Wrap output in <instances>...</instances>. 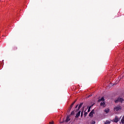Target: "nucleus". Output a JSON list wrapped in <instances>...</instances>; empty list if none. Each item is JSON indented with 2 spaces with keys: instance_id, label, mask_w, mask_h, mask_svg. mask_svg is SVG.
Wrapping results in <instances>:
<instances>
[{
  "instance_id": "obj_9",
  "label": "nucleus",
  "mask_w": 124,
  "mask_h": 124,
  "mask_svg": "<svg viewBox=\"0 0 124 124\" xmlns=\"http://www.w3.org/2000/svg\"><path fill=\"white\" fill-rule=\"evenodd\" d=\"M105 104L106 103L105 101H102L100 103L101 106H104V107H105Z\"/></svg>"
},
{
  "instance_id": "obj_13",
  "label": "nucleus",
  "mask_w": 124,
  "mask_h": 124,
  "mask_svg": "<svg viewBox=\"0 0 124 124\" xmlns=\"http://www.w3.org/2000/svg\"><path fill=\"white\" fill-rule=\"evenodd\" d=\"M92 107H93V105L90 106L89 108H88V112H91V108H92Z\"/></svg>"
},
{
  "instance_id": "obj_3",
  "label": "nucleus",
  "mask_w": 124,
  "mask_h": 124,
  "mask_svg": "<svg viewBox=\"0 0 124 124\" xmlns=\"http://www.w3.org/2000/svg\"><path fill=\"white\" fill-rule=\"evenodd\" d=\"M93 114H94V109H93L89 114V117L93 118Z\"/></svg>"
},
{
  "instance_id": "obj_16",
  "label": "nucleus",
  "mask_w": 124,
  "mask_h": 124,
  "mask_svg": "<svg viewBox=\"0 0 124 124\" xmlns=\"http://www.w3.org/2000/svg\"><path fill=\"white\" fill-rule=\"evenodd\" d=\"M88 115V112H84V117H86L87 115Z\"/></svg>"
},
{
  "instance_id": "obj_6",
  "label": "nucleus",
  "mask_w": 124,
  "mask_h": 124,
  "mask_svg": "<svg viewBox=\"0 0 124 124\" xmlns=\"http://www.w3.org/2000/svg\"><path fill=\"white\" fill-rule=\"evenodd\" d=\"M81 114V110H79L76 114L75 118L77 119V118H79L80 117V114Z\"/></svg>"
},
{
  "instance_id": "obj_12",
  "label": "nucleus",
  "mask_w": 124,
  "mask_h": 124,
  "mask_svg": "<svg viewBox=\"0 0 124 124\" xmlns=\"http://www.w3.org/2000/svg\"><path fill=\"white\" fill-rule=\"evenodd\" d=\"M121 123L122 124H124V116H123L121 119Z\"/></svg>"
},
{
  "instance_id": "obj_14",
  "label": "nucleus",
  "mask_w": 124,
  "mask_h": 124,
  "mask_svg": "<svg viewBox=\"0 0 124 124\" xmlns=\"http://www.w3.org/2000/svg\"><path fill=\"white\" fill-rule=\"evenodd\" d=\"M111 124V122H110L108 120L106 121V123H105V124Z\"/></svg>"
},
{
  "instance_id": "obj_15",
  "label": "nucleus",
  "mask_w": 124,
  "mask_h": 124,
  "mask_svg": "<svg viewBox=\"0 0 124 124\" xmlns=\"http://www.w3.org/2000/svg\"><path fill=\"white\" fill-rule=\"evenodd\" d=\"M84 111H82L81 112V114H80V117L81 118H82V117H83V116H84Z\"/></svg>"
},
{
  "instance_id": "obj_20",
  "label": "nucleus",
  "mask_w": 124,
  "mask_h": 124,
  "mask_svg": "<svg viewBox=\"0 0 124 124\" xmlns=\"http://www.w3.org/2000/svg\"><path fill=\"white\" fill-rule=\"evenodd\" d=\"M49 124H54V122H49Z\"/></svg>"
},
{
  "instance_id": "obj_17",
  "label": "nucleus",
  "mask_w": 124,
  "mask_h": 124,
  "mask_svg": "<svg viewBox=\"0 0 124 124\" xmlns=\"http://www.w3.org/2000/svg\"><path fill=\"white\" fill-rule=\"evenodd\" d=\"M73 107V105H71L70 108V109H72V108Z\"/></svg>"
},
{
  "instance_id": "obj_25",
  "label": "nucleus",
  "mask_w": 124,
  "mask_h": 124,
  "mask_svg": "<svg viewBox=\"0 0 124 124\" xmlns=\"http://www.w3.org/2000/svg\"><path fill=\"white\" fill-rule=\"evenodd\" d=\"M69 110H70V111L71 110V109H70V108H69Z\"/></svg>"
},
{
  "instance_id": "obj_19",
  "label": "nucleus",
  "mask_w": 124,
  "mask_h": 124,
  "mask_svg": "<svg viewBox=\"0 0 124 124\" xmlns=\"http://www.w3.org/2000/svg\"><path fill=\"white\" fill-rule=\"evenodd\" d=\"M63 123H64V120H63V121L61 122L60 123V124H63Z\"/></svg>"
},
{
  "instance_id": "obj_18",
  "label": "nucleus",
  "mask_w": 124,
  "mask_h": 124,
  "mask_svg": "<svg viewBox=\"0 0 124 124\" xmlns=\"http://www.w3.org/2000/svg\"><path fill=\"white\" fill-rule=\"evenodd\" d=\"M74 104H75V102H73L72 103L71 105L74 106Z\"/></svg>"
},
{
  "instance_id": "obj_23",
  "label": "nucleus",
  "mask_w": 124,
  "mask_h": 124,
  "mask_svg": "<svg viewBox=\"0 0 124 124\" xmlns=\"http://www.w3.org/2000/svg\"><path fill=\"white\" fill-rule=\"evenodd\" d=\"M95 124V122H93V123H92V124Z\"/></svg>"
},
{
  "instance_id": "obj_10",
  "label": "nucleus",
  "mask_w": 124,
  "mask_h": 124,
  "mask_svg": "<svg viewBox=\"0 0 124 124\" xmlns=\"http://www.w3.org/2000/svg\"><path fill=\"white\" fill-rule=\"evenodd\" d=\"M104 112H105L107 114H108V113H109V112H110V109L106 108L105 109Z\"/></svg>"
},
{
  "instance_id": "obj_26",
  "label": "nucleus",
  "mask_w": 124,
  "mask_h": 124,
  "mask_svg": "<svg viewBox=\"0 0 124 124\" xmlns=\"http://www.w3.org/2000/svg\"><path fill=\"white\" fill-rule=\"evenodd\" d=\"M90 96H92V95H90L89 96V97H90Z\"/></svg>"
},
{
  "instance_id": "obj_21",
  "label": "nucleus",
  "mask_w": 124,
  "mask_h": 124,
  "mask_svg": "<svg viewBox=\"0 0 124 124\" xmlns=\"http://www.w3.org/2000/svg\"><path fill=\"white\" fill-rule=\"evenodd\" d=\"M78 105H77L76 106V107H75V109H76V108H77V107H78Z\"/></svg>"
},
{
  "instance_id": "obj_24",
  "label": "nucleus",
  "mask_w": 124,
  "mask_h": 124,
  "mask_svg": "<svg viewBox=\"0 0 124 124\" xmlns=\"http://www.w3.org/2000/svg\"><path fill=\"white\" fill-rule=\"evenodd\" d=\"M76 101H77V100H75L74 102H75V103H76Z\"/></svg>"
},
{
  "instance_id": "obj_5",
  "label": "nucleus",
  "mask_w": 124,
  "mask_h": 124,
  "mask_svg": "<svg viewBox=\"0 0 124 124\" xmlns=\"http://www.w3.org/2000/svg\"><path fill=\"white\" fill-rule=\"evenodd\" d=\"M119 122V117L116 116L114 119L113 120V123H118Z\"/></svg>"
},
{
  "instance_id": "obj_1",
  "label": "nucleus",
  "mask_w": 124,
  "mask_h": 124,
  "mask_svg": "<svg viewBox=\"0 0 124 124\" xmlns=\"http://www.w3.org/2000/svg\"><path fill=\"white\" fill-rule=\"evenodd\" d=\"M124 101V99L123 98H118L115 101V103H118V102H122Z\"/></svg>"
},
{
  "instance_id": "obj_8",
  "label": "nucleus",
  "mask_w": 124,
  "mask_h": 124,
  "mask_svg": "<svg viewBox=\"0 0 124 124\" xmlns=\"http://www.w3.org/2000/svg\"><path fill=\"white\" fill-rule=\"evenodd\" d=\"M105 100V99H104V97H102L101 99H99L97 102H100V101H104Z\"/></svg>"
},
{
  "instance_id": "obj_2",
  "label": "nucleus",
  "mask_w": 124,
  "mask_h": 124,
  "mask_svg": "<svg viewBox=\"0 0 124 124\" xmlns=\"http://www.w3.org/2000/svg\"><path fill=\"white\" fill-rule=\"evenodd\" d=\"M114 111H120V110H122V108H121V106H117V107H115L114 108Z\"/></svg>"
},
{
  "instance_id": "obj_7",
  "label": "nucleus",
  "mask_w": 124,
  "mask_h": 124,
  "mask_svg": "<svg viewBox=\"0 0 124 124\" xmlns=\"http://www.w3.org/2000/svg\"><path fill=\"white\" fill-rule=\"evenodd\" d=\"M69 121H70V118L69 117V116H68L66 117V120L65 121V123H68V122H69Z\"/></svg>"
},
{
  "instance_id": "obj_11",
  "label": "nucleus",
  "mask_w": 124,
  "mask_h": 124,
  "mask_svg": "<svg viewBox=\"0 0 124 124\" xmlns=\"http://www.w3.org/2000/svg\"><path fill=\"white\" fill-rule=\"evenodd\" d=\"M75 114V110H73L71 114H70V116H73Z\"/></svg>"
},
{
  "instance_id": "obj_22",
  "label": "nucleus",
  "mask_w": 124,
  "mask_h": 124,
  "mask_svg": "<svg viewBox=\"0 0 124 124\" xmlns=\"http://www.w3.org/2000/svg\"><path fill=\"white\" fill-rule=\"evenodd\" d=\"M67 112H70V109H68Z\"/></svg>"
},
{
  "instance_id": "obj_4",
  "label": "nucleus",
  "mask_w": 124,
  "mask_h": 124,
  "mask_svg": "<svg viewBox=\"0 0 124 124\" xmlns=\"http://www.w3.org/2000/svg\"><path fill=\"white\" fill-rule=\"evenodd\" d=\"M82 106H83V103H81L79 104V105L78 107V108L76 109L75 112H77L78 111H79V110H80V108H81V107H82Z\"/></svg>"
}]
</instances>
